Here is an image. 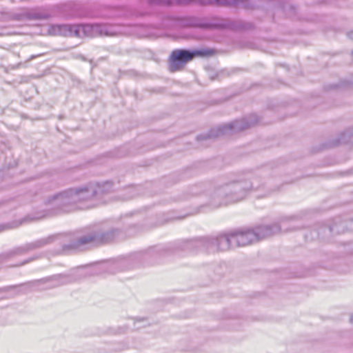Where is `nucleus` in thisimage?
Wrapping results in <instances>:
<instances>
[{
  "instance_id": "f257e3e1",
  "label": "nucleus",
  "mask_w": 353,
  "mask_h": 353,
  "mask_svg": "<svg viewBox=\"0 0 353 353\" xmlns=\"http://www.w3.org/2000/svg\"><path fill=\"white\" fill-rule=\"evenodd\" d=\"M121 233L118 228L103 230L99 227L90 226L82 228L74 235L57 234L15 247L0 254V263L17 256L24 255L29 252L42 248L54 241H59L62 251L81 250L90 245H100L110 243Z\"/></svg>"
},
{
  "instance_id": "f03ea898",
  "label": "nucleus",
  "mask_w": 353,
  "mask_h": 353,
  "mask_svg": "<svg viewBox=\"0 0 353 353\" xmlns=\"http://www.w3.org/2000/svg\"><path fill=\"white\" fill-rule=\"evenodd\" d=\"M261 188L265 190V193L259 195L263 197L279 190V188L271 189L265 184H260L258 179L254 178L252 181L244 176H239L234 179L226 180L223 178L214 180V190L210 194V201L205 205H201L195 212L181 216H170L168 214H159L156 222L152 223L149 228L161 226L170 220L183 219L188 215L204 212V209L209 207L216 209L228 204L235 203L245 199L252 190Z\"/></svg>"
},
{
  "instance_id": "7ed1b4c3",
  "label": "nucleus",
  "mask_w": 353,
  "mask_h": 353,
  "mask_svg": "<svg viewBox=\"0 0 353 353\" xmlns=\"http://www.w3.org/2000/svg\"><path fill=\"white\" fill-rule=\"evenodd\" d=\"M96 186L94 182H90L81 186L68 188L44 199L43 208L31 219H40L63 213H68L75 209L77 203L96 200Z\"/></svg>"
},
{
  "instance_id": "20e7f679",
  "label": "nucleus",
  "mask_w": 353,
  "mask_h": 353,
  "mask_svg": "<svg viewBox=\"0 0 353 353\" xmlns=\"http://www.w3.org/2000/svg\"><path fill=\"white\" fill-rule=\"evenodd\" d=\"M156 28L162 29H171L174 28H191L202 30H245L254 28L252 23L243 20H232L228 18H220L216 17H199L188 16L178 17L165 15L162 18L161 23Z\"/></svg>"
},
{
  "instance_id": "39448f33",
  "label": "nucleus",
  "mask_w": 353,
  "mask_h": 353,
  "mask_svg": "<svg viewBox=\"0 0 353 353\" xmlns=\"http://www.w3.org/2000/svg\"><path fill=\"white\" fill-rule=\"evenodd\" d=\"M281 231L278 223L261 225L252 229L234 230L221 234L216 237L218 251H226L230 248L245 246L254 242L270 237Z\"/></svg>"
},
{
  "instance_id": "423d86ee",
  "label": "nucleus",
  "mask_w": 353,
  "mask_h": 353,
  "mask_svg": "<svg viewBox=\"0 0 353 353\" xmlns=\"http://www.w3.org/2000/svg\"><path fill=\"white\" fill-rule=\"evenodd\" d=\"M200 251L214 252L218 251L216 237L204 236L186 239L177 242L174 247L169 248H152L147 251L136 253L134 257L141 260L150 256H165L168 252H185L196 253Z\"/></svg>"
},
{
  "instance_id": "0eeeda50",
  "label": "nucleus",
  "mask_w": 353,
  "mask_h": 353,
  "mask_svg": "<svg viewBox=\"0 0 353 353\" xmlns=\"http://www.w3.org/2000/svg\"><path fill=\"white\" fill-rule=\"evenodd\" d=\"M49 32L53 35L77 37L114 36L122 33L119 25L102 23L55 24L50 26Z\"/></svg>"
},
{
  "instance_id": "6e6552de",
  "label": "nucleus",
  "mask_w": 353,
  "mask_h": 353,
  "mask_svg": "<svg viewBox=\"0 0 353 353\" xmlns=\"http://www.w3.org/2000/svg\"><path fill=\"white\" fill-rule=\"evenodd\" d=\"M75 278L70 274H58L42 278L41 279L28 281L19 285H8L0 288V294L14 290V295L26 294L32 290H47L57 288L63 285L72 283Z\"/></svg>"
},
{
  "instance_id": "1a4fd4ad",
  "label": "nucleus",
  "mask_w": 353,
  "mask_h": 353,
  "mask_svg": "<svg viewBox=\"0 0 353 353\" xmlns=\"http://www.w3.org/2000/svg\"><path fill=\"white\" fill-rule=\"evenodd\" d=\"M258 122V116L255 114H252L241 119H237L229 123L221 125L216 129H212L207 134L198 135L196 139L198 141H209L221 135H233L255 125Z\"/></svg>"
},
{
  "instance_id": "9d476101",
  "label": "nucleus",
  "mask_w": 353,
  "mask_h": 353,
  "mask_svg": "<svg viewBox=\"0 0 353 353\" xmlns=\"http://www.w3.org/2000/svg\"><path fill=\"white\" fill-rule=\"evenodd\" d=\"M148 3L150 6L162 5L167 6L174 4L189 5L198 3L201 6L215 4L216 6H240L245 9H252L254 8L250 0H148Z\"/></svg>"
},
{
  "instance_id": "9b49d317",
  "label": "nucleus",
  "mask_w": 353,
  "mask_h": 353,
  "mask_svg": "<svg viewBox=\"0 0 353 353\" xmlns=\"http://www.w3.org/2000/svg\"><path fill=\"white\" fill-rule=\"evenodd\" d=\"M211 49H177L171 52L170 56V70L176 72L183 68L185 65L192 60L194 57H206L211 55Z\"/></svg>"
},
{
  "instance_id": "f8f14e48",
  "label": "nucleus",
  "mask_w": 353,
  "mask_h": 353,
  "mask_svg": "<svg viewBox=\"0 0 353 353\" xmlns=\"http://www.w3.org/2000/svg\"><path fill=\"white\" fill-rule=\"evenodd\" d=\"M214 190V181L201 182L190 186L186 192L183 194L178 200H185L191 198L193 196L198 195L202 192H208L209 196ZM210 199L209 200V201Z\"/></svg>"
},
{
  "instance_id": "ddd939ff",
  "label": "nucleus",
  "mask_w": 353,
  "mask_h": 353,
  "mask_svg": "<svg viewBox=\"0 0 353 353\" xmlns=\"http://www.w3.org/2000/svg\"><path fill=\"white\" fill-rule=\"evenodd\" d=\"M350 141H353V128L352 129H347L339 134L336 137L329 140L328 142L325 143V147H336L340 144L347 143Z\"/></svg>"
},
{
  "instance_id": "4468645a",
  "label": "nucleus",
  "mask_w": 353,
  "mask_h": 353,
  "mask_svg": "<svg viewBox=\"0 0 353 353\" xmlns=\"http://www.w3.org/2000/svg\"><path fill=\"white\" fill-rule=\"evenodd\" d=\"M25 17L29 20H46L48 19L51 15L49 12H46L43 8L39 7L27 11L25 13Z\"/></svg>"
},
{
  "instance_id": "2eb2a0df",
  "label": "nucleus",
  "mask_w": 353,
  "mask_h": 353,
  "mask_svg": "<svg viewBox=\"0 0 353 353\" xmlns=\"http://www.w3.org/2000/svg\"><path fill=\"white\" fill-rule=\"evenodd\" d=\"M96 186V200H101L105 194L110 192L113 189V183L111 181H105L102 183H94Z\"/></svg>"
},
{
  "instance_id": "dca6fc26",
  "label": "nucleus",
  "mask_w": 353,
  "mask_h": 353,
  "mask_svg": "<svg viewBox=\"0 0 353 353\" xmlns=\"http://www.w3.org/2000/svg\"><path fill=\"white\" fill-rule=\"evenodd\" d=\"M341 224H343V223H341L340 219L337 218L333 221V223L332 224L323 223L321 228V230L323 232L327 230L330 233L339 234L344 231V227L341 226Z\"/></svg>"
},
{
  "instance_id": "f3484780",
  "label": "nucleus",
  "mask_w": 353,
  "mask_h": 353,
  "mask_svg": "<svg viewBox=\"0 0 353 353\" xmlns=\"http://www.w3.org/2000/svg\"><path fill=\"white\" fill-rule=\"evenodd\" d=\"M143 188L142 185H130L127 187L124 192L125 193L122 195L123 200H128L139 195L142 193Z\"/></svg>"
},
{
  "instance_id": "a211bd4d",
  "label": "nucleus",
  "mask_w": 353,
  "mask_h": 353,
  "mask_svg": "<svg viewBox=\"0 0 353 353\" xmlns=\"http://www.w3.org/2000/svg\"><path fill=\"white\" fill-rule=\"evenodd\" d=\"M276 166V163L272 162L268 165L263 166L259 170V174L260 176H265L270 173V172Z\"/></svg>"
},
{
  "instance_id": "6ab92c4d",
  "label": "nucleus",
  "mask_w": 353,
  "mask_h": 353,
  "mask_svg": "<svg viewBox=\"0 0 353 353\" xmlns=\"http://www.w3.org/2000/svg\"><path fill=\"white\" fill-rule=\"evenodd\" d=\"M127 263H128L127 260H122V261H120L119 262L114 263V266L120 268V270H123L126 269L125 265Z\"/></svg>"
},
{
  "instance_id": "aec40b11",
  "label": "nucleus",
  "mask_w": 353,
  "mask_h": 353,
  "mask_svg": "<svg viewBox=\"0 0 353 353\" xmlns=\"http://www.w3.org/2000/svg\"><path fill=\"white\" fill-rule=\"evenodd\" d=\"M319 234H320V232H319L314 230V231L312 232V233H311V236H308V235H307V234H305V237L307 239H311V240H313V239H316V238H318V237L319 236Z\"/></svg>"
},
{
  "instance_id": "412c9836",
  "label": "nucleus",
  "mask_w": 353,
  "mask_h": 353,
  "mask_svg": "<svg viewBox=\"0 0 353 353\" xmlns=\"http://www.w3.org/2000/svg\"><path fill=\"white\" fill-rule=\"evenodd\" d=\"M39 259V256H32V257H30L25 261H23L22 263H21L19 265H17V266H20V265H26L30 262H32L36 259Z\"/></svg>"
},
{
  "instance_id": "4be33fe9",
  "label": "nucleus",
  "mask_w": 353,
  "mask_h": 353,
  "mask_svg": "<svg viewBox=\"0 0 353 353\" xmlns=\"http://www.w3.org/2000/svg\"><path fill=\"white\" fill-rule=\"evenodd\" d=\"M12 223L0 224V232L12 228Z\"/></svg>"
},
{
  "instance_id": "5701e85b",
  "label": "nucleus",
  "mask_w": 353,
  "mask_h": 353,
  "mask_svg": "<svg viewBox=\"0 0 353 353\" xmlns=\"http://www.w3.org/2000/svg\"><path fill=\"white\" fill-rule=\"evenodd\" d=\"M339 88V85L338 84H330L329 85H327V89L329 90H332V89H336Z\"/></svg>"
},
{
  "instance_id": "b1692460",
  "label": "nucleus",
  "mask_w": 353,
  "mask_h": 353,
  "mask_svg": "<svg viewBox=\"0 0 353 353\" xmlns=\"http://www.w3.org/2000/svg\"><path fill=\"white\" fill-rule=\"evenodd\" d=\"M347 36L350 39H352V40H353V31L348 32L347 33Z\"/></svg>"
},
{
  "instance_id": "393cba45",
  "label": "nucleus",
  "mask_w": 353,
  "mask_h": 353,
  "mask_svg": "<svg viewBox=\"0 0 353 353\" xmlns=\"http://www.w3.org/2000/svg\"><path fill=\"white\" fill-rule=\"evenodd\" d=\"M21 63H17V64H16L14 65H12V69H17V68H18L21 65Z\"/></svg>"
},
{
  "instance_id": "a878e982",
  "label": "nucleus",
  "mask_w": 353,
  "mask_h": 353,
  "mask_svg": "<svg viewBox=\"0 0 353 353\" xmlns=\"http://www.w3.org/2000/svg\"><path fill=\"white\" fill-rule=\"evenodd\" d=\"M350 322L353 323V315H352L350 317Z\"/></svg>"
},
{
  "instance_id": "bb28decb",
  "label": "nucleus",
  "mask_w": 353,
  "mask_h": 353,
  "mask_svg": "<svg viewBox=\"0 0 353 353\" xmlns=\"http://www.w3.org/2000/svg\"><path fill=\"white\" fill-rule=\"evenodd\" d=\"M8 299V297L6 296H2L0 298V300H2V299Z\"/></svg>"
},
{
  "instance_id": "cd10ccee",
  "label": "nucleus",
  "mask_w": 353,
  "mask_h": 353,
  "mask_svg": "<svg viewBox=\"0 0 353 353\" xmlns=\"http://www.w3.org/2000/svg\"><path fill=\"white\" fill-rule=\"evenodd\" d=\"M290 8H291L292 10H294V9H295V7H294V6H290Z\"/></svg>"
},
{
  "instance_id": "c85d7f7f",
  "label": "nucleus",
  "mask_w": 353,
  "mask_h": 353,
  "mask_svg": "<svg viewBox=\"0 0 353 353\" xmlns=\"http://www.w3.org/2000/svg\"><path fill=\"white\" fill-rule=\"evenodd\" d=\"M36 57H37V56L32 55V56L30 57V59H34Z\"/></svg>"
}]
</instances>
